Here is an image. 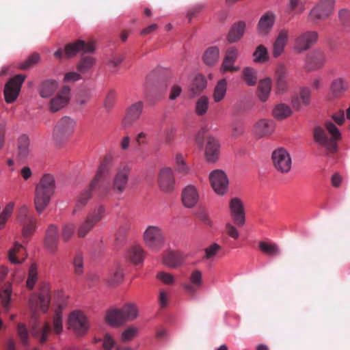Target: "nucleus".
Segmentation results:
<instances>
[{"instance_id":"1","label":"nucleus","mask_w":350,"mask_h":350,"mask_svg":"<svg viewBox=\"0 0 350 350\" xmlns=\"http://www.w3.org/2000/svg\"><path fill=\"white\" fill-rule=\"evenodd\" d=\"M111 154H107L101 162L100 165L92 182L83 189L76 197L73 214L82 210L92 198L93 191H98V195L105 196L110 192L109 186L105 183L110 167L112 164Z\"/></svg>"},{"instance_id":"2","label":"nucleus","mask_w":350,"mask_h":350,"mask_svg":"<svg viewBox=\"0 0 350 350\" xmlns=\"http://www.w3.org/2000/svg\"><path fill=\"white\" fill-rule=\"evenodd\" d=\"M324 126L325 129L321 126L314 129V140L329 151H337L338 142L341 139L338 129L331 121H326Z\"/></svg>"},{"instance_id":"3","label":"nucleus","mask_w":350,"mask_h":350,"mask_svg":"<svg viewBox=\"0 0 350 350\" xmlns=\"http://www.w3.org/2000/svg\"><path fill=\"white\" fill-rule=\"evenodd\" d=\"M55 190V179L50 174L44 175L35 191L34 204L38 213L42 212L50 202Z\"/></svg>"},{"instance_id":"4","label":"nucleus","mask_w":350,"mask_h":350,"mask_svg":"<svg viewBox=\"0 0 350 350\" xmlns=\"http://www.w3.org/2000/svg\"><path fill=\"white\" fill-rule=\"evenodd\" d=\"M76 122L69 116L61 118L55 124L53 137L55 143L60 144L66 140L75 131Z\"/></svg>"},{"instance_id":"5","label":"nucleus","mask_w":350,"mask_h":350,"mask_svg":"<svg viewBox=\"0 0 350 350\" xmlns=\"http://www.w3.org/2000/svg\"><path fill=\"white\" fill-rule=\"evenodd\" d=\"M145 245L151 250L159 251L164 245L165 237L163 230L157 226H149L144 232Z\"/></svg>"},{"instance_id":"6","label":"nucleus","mask_w":350,"mask_h":350,"mask_svg":"<svg viewBox=\"0 0 350 350\" xmlns=\"http://www.w3.org/2000/svg\"><path fill=\"white\" fill-rule=\"evenodd\" d=\"M105 211V207L100 206L89 213L78 227V237L79 238L85 237L94 226L103 218Z\"/></svg>"},{"instance_id":"7","label":"nucleus","mask_w":350,"mask_h":350,"mask_svg":"<svg viewBox=\"0 0 350 350\" xmlns=\"http://www.w3.org/2000/svg\"><path fill=\"white\" fill-rule=\"evenodd\" d=\"M25 78L26 76L24 75H16L5 83L3 94L7 103H12L16 100Z\"/></svg>"},{"instance_id":"8","label":"nucleus","mask_w":350,"mask_h":350,"mask_svg":"<svg viewBox=\"0 0 350 350\" xmlns=\"http://www.w3.org/2000/svg\"><path fill=\"white\" fill-rule=\"evenodd\" d=\"M95 49V42L94 41L85 42L82 40H77L65 45L64 55L66 58L70 59L75 57L79 52L92 53Z\"/></svg>"},{"instance_id":"9","label":"nucleus","mask_w":350,"mask_h":350,"mask_svg":"<svg viewBox=\"0 0 350 350\" xmlns=\"http://www.w3.org/2000/svg\"><path fill=\"white\" fill-rule=\"evenodd\" d=\"M68 327L77 335H84L88 330L89 323L86 316L81 311L72 312L68 317Z\"/></svg>"},{"instance_id":"10","label":"nucleus","mask_w":350,"mask_h":350,"mask_svg":"<svg viewBox=\"0 0 350 350\" xmlns=\"http://www.w3.org/2000/svg\"><path fill=\"white\" fill-rule=\"evenodd\" d=\"M209 180L214 191L219 196L226 193L229 181L226 173L221 170H215L211 172Z\"/></svg>"},{"instance_id":"11","label":"nucleus","mask_w":350,"mask_h":350,"mask_svg":"<svg viewBox=\"0 0 350 350\" xmlns=\"http://www.w3.org/2000/svg\"><path fill=\"white\" fill-rule=\"evenodd\" d=\"M144 105L142 101H137L130 105L126 110L122 121L124 129L131 128L136 122L143 113Z\"/></svg>"},{"instance_id":"12","label":"nucleus","mask_w":350,"mask_h":350,"mask_svg":"<svg viewBox=\"0 0 350 350\" xmlns=\"http://www.w3.org/2000/svg\"><path fill=\"white\" fill-rule=\"evenodd\" d=\"M51 301V295L49 291L45 289L38 295H32L29 298L30 308L33 312V319H36V311L40 308L43 312H46L49 308Z\"/></svg>"},{"instance_id":"13","label":"nucleus","mask_w":350,"mask_h":350,"mask_svg":"<svg viewBox=\"0 0 350 350\" xmlns=\"http://www.w3.org/2000/svg\"><path fill=\"white\" fill-rule=\"evenodd\" d=\"M158 185L163 192H172L175 188V177L169 167H162L158 174Z\"/></svg>"},{"instance_id":"14","label":"nucleus","mask_w":350,"mask_h":350,"mask_svg":"<svg viewBox=\"0 0 350 350\" xmlns=\"http://www.w3.org/2000/svg\"><path fill=\"white\" fill-rule=\"evenodd\" d=\"M70 98V89L68 86H64L58 92L57 94L52 98L49 103V110L51 113H55L64 108Z\"/></svg>"},{"instance_id":"15","label":"nucleus","mask_w":350,"mask_h":350,"mask_svg":"<svg viewBox=\"0 0 350 350\" xmlns=\"http://www.w3.org/2000/svg\"><path fill=\"white\" fill-rule=\"evenodd\" d=\"M334 0H321L310 12V17L313 20H323L333 12Z\"/></svg>"},{"instance_id":"16","label":"nucleus","mask_w":350,"mask_h":350,"mask_svg":"<svg viewBox=\"0 0 350 350\" xmlns=\"http://www.w3.org/2000/svg\"><path fill=\"white\" fill-rule=\"evenodd\" d=\"M317 38L318 33L314 31H308L300 34L295 40V50L298 53L308 50L317 42Z\"/></svg>"},{"instance_id":"17","label":"nucleus","mask_w":350,"mask_h":350,"mask_svg":"<svg viewBox=\"0 0 350 350\" xmlns=\"http://www.w3.org/2000/svg\"><path fill=\"white\" fill-rule=\"evenodd\" d=\"M229 208L232 219L238 226H243L245 221L244 206L239 198H233L229 203Z\"/></svg>"},{"instance_id":"18","label":"nucleus","mask_w":350,"mask_h":350,"mask_svg":"<svg viewBox=\"0 0 350 350\" xmlns=\"http://www.w3.org/2000/svg\"><path fill=\"white\" fill-rule=\"evenodd\" d=\"M129 172L130 168L128 166L125 165L120 168L114 176L112 188H110V191L113 189L116 193H122L127 186Z\"/></svg>"},{"instance_id":"19","label":"nucleus","mask_w":350,"mask_h":350,"mask_svg":"<svg viewBox=\"0 0 350 350\" xmlns=\"http://www.w3.org/2000/svg\"><path fill=\"white\" fill-rule=\"evenodd\" d=\"M44 244L51 253L55 254L57 252L59 244V232L56 226L51 224L48 227Z\"/></svg>"},{"instance_id":"20","label":"nucleus","mask_w":350,"mask_h":350,"mask_svg":"<svg viewBox=\"0 0 350 350\" xmlns=\"http://www.w3.org/2000/svg\"><path fill=\"white\" fill-rule=\"evenodd\" d=\"M289 39V31L283 28L278 31V34L273 44L272 54L274 57L282 55Z\"/></svg>"},{"instance_id":"21","label":"nucleus","mask_w":350,"mask_h":350,"mask_svg":"<svg viewBox=\"0 0 350 350\" xmlns=\"http://www.w3.org/2000/svg\"><path fill=\"white\" fill-rule=\"evenodd\" d=\"M199 200V194L193 185H188L182 191V202L183 205L189 208L195 206Z\"/></svg>"},{"instance_id":"22","label":"nucleus","mask_w":350,"mask_h":350,"mask_svg":"<svg viewBox=\"0 0 350 350\" xmlns=\"http://www.w3.org/2000/svg\"><path fill=\"white\" fill-rule=\"evenodd\" d=\"M271 159L278 171L286 173L291 170L292 159L290 154H272Z\"/></svg>"},{"instance_id":"23","label":"nucleus","mask_w":350,"mask_h":350,"mask_svg":"<svg viewBox=\"0 0 350 350\" xmlns=\"http://www.w3.org/2000/svg\"><path fill=\"white\" fill-rule=\"evenodd\" d=\"M189 280L190 283H185L183 286L187 293L194 295L202 284V272L198 269L193 271Z\"/></svg>"},{"instance_id":"24","label":"nucleus","mask_w":350,"mask_h":350,"mask_svg":"<svg viewBox=\"0 0 350 350\" xmlns=\"http://www.w3.org/2000/svg\"><path fill=\"white\" fill-rule=\"evenodd\" d=\"M275 76L277 91L279 93H284L288 88V70L284 65L278 66Z\"/></svg>"},{"instance_id":"25","label":"nucleus","mask_w":350,"mask_h":350,"mask_svg":"<svg viewBox=\"0 0 350 350\" xmlns=\"http://www.w3.org/2000/svg\"><path fill=\"white\" fill-rule=\"evenodd\" d=\"M58 83L54 79L42 81L38 86V93L43 98L51 96L57 90Z\"/></svg>"},{"instance_id":"26","label":"nucleus","mask_w":350,"mask_h":350,"mask_svg":"<svg viewBox=\"0 0 350 350\" xmlns=\"http://www.w3.org/2000/svg\"><path fill=\"white\" fill-rule=\"evenodd\" d=\"M275 129V124L272 120H260L254 126V133L259 137L271 135Z\"/></svg>"},{"instance_id":"27","label":"nucleus","mask_w":350,"mask_h":350,"mask_svg":"<svg viewBox=\"0 0 350 350\" xmlns=\"http://www.w3.org/2000/svg\"><path fill=\"white\" fill-rule=\"evenodd\" d=\"M275 16L271 12H267L261 16L258 24V31L261 35H267L274 24Z\"/></svg>"},{"instance_id":"28","label":"nucleus","mask_w":350,"mask_h":350,"mask_svg":"<svg viewBox=\"0 0 350 350\" xmlns=\"http://www.w3.org/2000/svg\"><path fill=\"white\" fill-rule=\"evenodd\" d=\"M51 332L52 327L50 323L46 322L42 327L35 323L32 326L31 334L34 337L39 338L41 343H44L48 340V336Z\"/></svg>"},{"instance_id":"29","label":"nucleus","mask_w":350,"mask_h":350,"mask_svg":"<svg viewBox=\"0 0 350 350\" xmlns=\"http://www.w3.org/2000/svg\"><path fill=\"white\" fill-rule=\"evenodd\" d=\"M8 258L12 263H21L25 259V250L24 247L21 244L15 242L14 247L8 252Z\"/></svg>"},{"instance_id":"30","label":"nucleus","mask_w":350,"mask_h":350,"mask_svg":"<svg viewBox=\"0 0 350 350\" xmlns=\"http://www.w3.org/2000/svg\"><path fill=\"white\" fill-rule=\"evenodd\" d=\"M325 61L324 53L320 50L312 51L307 58L308 66L311 70L321 68Z\"/></svg>"},{"instance_id":"31","label":"nucleus","mask_w":350,"mask_h":350,"mask_svg":"<svg viewBox=\"0 0 350 350\" xmlns=\"http://www.w3.org/2000/svg\"><path fill=\"white\" fill-rule=\"evenodd\" d=\"M105 319L109 325L113 327L120 326L125 323L120 309L109 310L105 314Z\"/></svg>"},{"instance_id":"32","label":"nucleus","mask_w":350,"mask_h":350,"mask_svg":"<svg viewBox=\"0 0 350 350\" xmlns=\"http://www.w3.org/2000/svg\"><path fill=\"white\" fill-rule=\"evenodd\" d=\"M245 29V23L243 21H239L234 23L231 27L228 35L229 42H235L242 38Z\"/></svg>"},{"instance_id":"33","label":"nucleus","mask_w":350,"mask_h":350,"mask_svg":"<svg viewBox=\"0 0 350 350\" xmlns=\"http://www.w3.org/2000/svg\"><path fill=\"white\" fill-rule=\"evenodd\" d=\"M184 260V255L179 252H170L163 258L164 263L172 268L180 266Z\"/></svg>"},{"instance_id":"34","label":"nucleus","mask_w":350,"mask_h":350,"mask_svg":"<svg viewBox=\"0 0 350 350\" xmlns=\"http://www.w3.org/2000/svg\"><path fill=\"white\" fill-rule=\"evenodd\" d=\"M96 62L95 57L90 55H82L77 64V70L82 74L88 72Z\"/></svg>"},{"instance_id":"35","label":"nucleus","mask_w":350,"mask_h":350,"mask_svg":"<svg viewBox=\"0 0 350 350\" xmlns=\"http://www.w3.org/2000/svg\"><path fill=\"white\" fill-rule=\"evenodd\" d=\"M219 57V49L217 46H210L204 51L202 59L206 65L213 66L218 62Z\"/></svg>"},{"instance_id":"36","label":"nucleus","mask_w":350,"mask_h":350,"mask_svg":"<svg viewBox=\"0 0 350 350\" xmlns=\"http://www.w3.org/2000/svg\"><path fill=\"white\" fill-rule=\"evenodd\" d=\"M271 81L269 79L260 80L258 86V96L262 102H265L270 94Z\"/></svg>"},{"instance_id":"37","label":"nucleus","mask_w":350,"mask_h":350,"mask_svg":"<svg viewBox=\"0 0 350 350\" xmlns=\"http://www.w3.org/2000/svg\"><path fill=\"white\" fill-rule=\"evenodd\" d=\"M125 322L135 319L138 314L137 306L132 303H127L120 309Z\"/></svg>"},{"instance_id":"38","label":"nucleus","mask_w":350,"mask_h":350,"mask_svg":"<svg viewBox=\"0 0 350 350\" xmlns=\"http://www.w3.org/2000/svg\"><path fill=\"white\" fill-rule=\"evenodd\" d=\"M292 113V110L290 107L287 105L280 103L275 105L273 109V116L277 120H284Z\"/></svg>"},{"instance_id":"39","label":"nucleus","mask_w":350,"mask_h":350,"mask_svg":"<svg viewBox=\"0 0 350 350\" xmlns=\"http://www.w3.org/2000/svg\"><path fill=\"white\" fill-rule=\"evenodd\" d=\"M206 86V81L204 76L197 75L191 85V92L193 96L200 94Z\"/></svg>"},{"instance_id":"40","label":"nucleus","mask_w":350,"mask_h":350,"mask_svg":"<svg viewBox=\"0 0 350 350\" xmlns=\"http://www.w3.org/2000/svg\"><path fill=\"white\" fill-rule=\"evenodd\" d=\"M243 79L247 85H254L258 80L256 70L251 67L244 68L243 70Z\"/></svg>"},{"instance_id":"41","label":"nucleus","mask_w":350,"mask_h":350,"mask_svg":"<svg viewBox=\"0 0 350 350\" xmlns=\"http://www.w3.org/2000/svg\"><path fill=\"white\" fill-rule=\"evenodd\" d=\"M129 258L133 263L139 264L144 258V251L140 246H133L129 251Z\"/></svg>"},{"instance_id":"42","label":"nucleus","mask_w":350,"mask_h":350,"mask_svg":"<svg viewBox=\"0 0 350 350\" xmlns=\"http://www.w3.org/2000/svg\"><path fill=\"white\" fill-rule=\"evenodd\" d=\"M12 285L10 283L4 284L0 293L1 304L3 308L8 309L11 301Z\"/></svg>"},{"instance_id":"43","label":"nucleus","mask_w":350,"mask_h":350,"mask_svg":"<svg viewBox=\"0 0 350 350\" xmlns=\"http://www.w3.org/2000/svg\"><path fill=\"white\" fill-rule=\"evenodd\" d=\"M227 81L226 79L220 80L215 88L213 99L215 102L221 101L226 93Z\"/></svg>"},{"instance_id":"44","label":"nucleus","mask_w":350,"mask_h":350,"mask_svg":"<svg viewBox=\"0 0 350 350\" xmlns=\"http://www.w3.org/2000/svg\"><path fill=\"white\" fill-rule=\"evenodd\" d=\"M259 248L265 254L275 256L280 254V249L275 243H269L261 241L259 243Z\"/></svg>"},{"instance_id":"45","label":"nucleus","mask_w":350,"mask_h":350,"mask_svg":"<svg viewBox=\"0 0 350 350\" xmlns=\"http://www.w3.org/2000/svg\"><path fill=\"white\" fill-rule=\"evenodd\" d=\"M208 109V99L206 96H202L200 97L196 103V113L199 116L204 115Z\"/></svg>"},{"instance_id":"46","label":"nucleus","mask_w":350,"mask_h":350,"mask_svg":"<svg viewBox=\"0 0 350 350\" xmlns=\"http://www.w3.org/2000/svg\"><path fill=\"white\" fill-rule=\"evenodd\" d=\"M220 147L219 140L213 136H209L206 140L205 153H217Z\"/></svg>"},{"instance_id":"47","label":"nucleus","mask_w":350,"mask_h":350,"mask_svg":"<svg viewBox=\"0 0 350 350\" xmlns=\"http://www.w3.org/2000/svg\"><path fill=\"white\" fill-rule=\"evenodd\" d=\"M221 250V247L217 243H213L204 249V260H213L217 253Z\"/></svg>"},{"instance_id":"48","label":"nucleus","mask_w":350,"mask_h":350,"mask_svg":"<svg viewBox=\"0 0 350 350\" xmlns=\"http://www.w3.org/2000/svg\"><path fill=\"white\" fill-rule=\"evenodd\" d=\"M36 219L33 217L29 219V220L26 221L25 223L21 224L23 225L22 233L25 238L31 235L36 230Z\"/></svg>"},{"instance_id":"49","label":"nucleus","mask_w":350,"mask_h":350,"mask_svg":"<svg viewBox=\"0 0 350 350\" xmlns=\"http://www.w3.org/2000/svg\"><path fill=\"white\" fill-rule=\"evenodd\" d=\"M38 280L37 267L35 264H32L29 269L28 277L27 280V287L32 289Z\"/></svg>"},{"instance_id":"50","label":"nucleus","mask_w":350,"mask_h":350,"mask_svg":"<svg viewBox=\"0 0 350 350\" xmlns=\"http://www.w3.org/2000/svg\"><path fill=\"white\" fill-rule=\"evenodd\" d=\"M255 62H263L268 59L267 48L263 45H259L253 53Z\"/></svg>"},{"instance_id":"51","label":"nucleus","mask_w":350,"mask_h":350,"mask_svg":"<svg viewBox=\"0 0 350 350\" xmlns=\"http://www.w3.org/2000/svg\"><path fill=\"white\" fill-rule=\"evenodd\" d=\"M129 230L130 224L128 223H124L119 227L115 235V241L117 244H120L124 240Z\"/></svg>"},{"instance_id":"52","label":"nucleus","mask_w":350,"mask_h":350,"mask_svg":"<svg viewBox=\"0 0 350 350\" xmlns=\"http://www.w3.org/2000/svg\"><path fill=\"white\" fill-rule=\"evenodd\" d=\"M40 55L37 53H33L28 57V58L22 62L19 68L21 70H27L36 64L40 61Z\"/></svg>"},{"instance_id":"53","label":"nucleus","mask_w":350,"mask_h":350,"mask_svg":"<svg viewBox=\"0 0 350 350\" xmlns=\"http://www.w3.org/2000/svg\"><path fill=\"white\" fill-rule=\"evenodd\" d=\"M176 169L179 173L187 174L189 172V167L187 164L183 154L176 155Z\"/></svg>"},{"instance_id":"54","label":"nucleus","mask_w":350,"mask_h":350,"mask_svg":"<svg viewBox=\"0 0 350 350\" xmlns=\"http://www.w3.org/2000/svg\"><path fill=\"white\" fill-rule=\"evenodd\" d=\"M75 273L77 275L83 273V257L81 252H77L73 259Z\"/></svg>"},{"instance_id":"55","label":"nucleus","mask_w":350,"mask_h":350,"mask_svg":"<svg viewBox=\"0 0 350 350\" xmlns=\"http://www.w3.org/2000/svg\"><path fill=\"white\" fill-rule=\"evenodd\" d=\"M75 225L72 223L66 224L62 230V237L64 241H68L74 234Z\"/></svg>"},{"instance_id":"56","label":"nucleus","mask_w":350,"mask_h":350,"mask_svg":"<svg viewBox=\"0 0 350 350\" xmlns=\"http://www.w3.org/2000/svg\"><path fill=\"white\" fill-rule=\"evenodd\" d=\"M124 57L122 55H114L107 62V65L112 72L118 71V66L122 62Z\"/></svg>"},{"instance_id":"57","label":"nucleus","mask_w":350,"mask_h":350,"mask_svg":"<svg viewBox=\"0 0 350 350\" xmlns=\"http://www.w3.org/2000/svg\"><path fill=\"white\" fill-rule=\"evenodd\" d=\"M18 150L19 153H25L29 152V139L26 135H22L18 139L17 143Z\"/></svg>"},{"instance_id":"58","label":"nucleus","mask_w":350,"mask_h":350,"mask_svg":"<svg viewBox=\"0 0 350 350\" xmlns=\"http://www.w3.org/2000/svg\"><path fill=\"white\" fill-rule=\"evenodd\" d=\"M30 218H33V217L29 215L28 207L26 205H22L19 208L17 215V219L18 222L20 224L25 223Z\"/></svg>"},{"instance_id":"59","label":"nucleus","mask_w":350,"mask_h":350,"mask_svg":"<svg viewBox=\"0 0 350 350\" xmlns=\"http://www.w3.org/2000/svg\"><path fill=\"white\" fill-rule=\"evenodd\" d=\"M53 332L56 334H60L63 329V323H62V314L59 312H55V314L53 317Z\"/></svg>"},{"instance_id":"60","label":"nucleus","mask_w":350,"mask_h":350,"mask_svg":"<svg viewBox=\"0 0 350 350\" xmlns=\"http://www.w3.org/2000/svg\"><path fill=\"white\" fill-rule=\"evenodd\" d=\"M138 332V329L133 326H130L126 328L122 334V340L124 342H128L131 340L136 335Z\"/></svg>"},{"instance_id":"61","label":"nucleus","mask_w":350,"mask_h":350,"mask_svg":"<svg viewBox=\"0 0 350 350\" xmlns=\"http://www.w3.org/2000/svg\"><path fill=\"white\" fill-rule=\"evenodd\" d=\"M17 332L21 340V342L26 345L28 343L29 334L27 327L23 323H18L17 327Z\"/></svg>"},{"instance_id":"62","label":"nucleus","mask_w":350,"mask_h":350,"mask_svg":"<svg viewBox=\"0 0 350 350\" xmlns=\"http://www.w3.org/2000/svg\"><path fill=\"white\" fill-rule=\"evenodd\" d=\"M157 277L159 280L167 285L173 284L175 282L174 276L169 273L161 271L157 273Z\"/></svg>"},{"instance_id":"63","label":"nucleus","mask_w":350,"mask_h":350,"mask_svg":"<svg viewBox=\"0 0 350 350\" xmlns=\"http://www.w3.org/2000/svg\"><path fill=\"white\" fill-rule=\"evenodd\" d=\"M234 62H231L229 60L224 58L220 68L221 72L222 73H226L228 71L232 72L238 71L239 70V67L234 66Z\"/></svg>"},{"instance_id":"64","label":"nucleus","mask_w":350,"mask_h":350,"mask_svg":"<svg viewBox=\"0 0 350 350\" xmlns=\"http://www.w3.org/2000/svg\"><path fill=\"white\" fill-rule=\"evenodd\" d=\"M331 88L335 94L341 93L345 89L344 81L342 79L334 80L332 83Z\"/></svg>"}]
</instances>
